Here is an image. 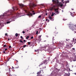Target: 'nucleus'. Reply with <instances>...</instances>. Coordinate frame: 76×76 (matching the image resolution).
I'll return each instance as SVG.
<instances>
[{"label": "nucleus", "instance_id": "49", "mask_svg": "<svg viewBox=\"0 0 76 76\" xmlns=\"http://www.w3.org/2000/svg\"><path fill=\"white\" fill-rule=\"evenodd\" d=\"M74 26H76V24L75 25H74Z\"/></svg>", "mask_w": 76, "mask_h": 76}, {"label": "nucleus", "instance_id": "6", "mask_svg": "<svg viewBox=\"0 0 76 76\" xmlns=\"http://www.w3.org/2000/svg\"><path fill=\"white\" fill-rule=\"evenodd\" d=\"M43 73V70H41L40 71L38 72H37V75H39L40 73Z\"/></svg>", "mask_w": 76, "mask_h": 76}, {"label": "nucleus", "instance_id": "30", "mask_svg": "<svg viewBox=\"0 0 76 76\" xmlns=\"http://www.w3.org/2000/svg\"><path fill=\"white\" fill-rule=\"evenodd\" d=\"M41 17V16L40 15H39V16H38V18H40Z\"/></svg>", "mask_w": 76, "mask_h": 76}, {"label": "nucleus", "instance_id": "37", "mask_svg": "<svg viewBox=\"0 0 76 76\" xmlns=\"http://www.w3.org/2000/svg\"><path fill=\"white\" fill-rule=\"evenodd\" d=\"M47 15H48V14L47 13H46V14H45L46 16H47Z\"/></svg>", "mask_w": 76, "mask_h": 76}, {"label": "nucleus", "instance_id": "64", "mask_svg": "<svg viewBox=\"0 0 76 76\" xmlns=\"http://www.w3.org/2000/svg\"><path fill=\"white\" fill-rule=\"evenodd\" d=\"M45 41H44V42H45Z\"/></svg>", "mask_w": 76, "mask_h": 76}, {"label": "nucleus", "instance_id": "48", "mask_svg": "<svg viewBox=\"0 0 76 76\" xmlns=\"http://www.w3.org/2000/svg\"><path fill=\"white\" fill-rule=\"evenodd\" d=\"M11 15H13V13H11Z\"/></svg>", "mask_w": 76, "mask_h": 76}, {"label": "nucleus", "instance_id": "20", "mask_svg": "<svg viewBox=\"0 0 76 76\" xmlns=\"http://www.w3.org/2000/svg\"><path fill=\"white\" fill-rule=\"evenodd\" d=\"M7 46V45H3V47H6Z\"/></svg>", "mask_w": 76, "mask_h": 76}, {"label": "nucleus", "instance_id": "14", "mask_svg": "<svg viewBox=\"0 0 76 76\" xmlns=\"http://www.w3.org/2000/svg\"><path fill=\"white\" fill-rule=\"evenodd\" d=\"M29 38V36H27V37L26 38V39H28Z\"/></svg>", "mask_w": 76, "mask_h": 76}, {"label": "nucleus", "instance_id": "33", "mask_svg": "<svg viewBox=\"0 0 76 76\" xmlns=\"http://www.w3.org/2000/svg\"><path fill=\"white\" fill-rule=\"evenodd\" d=\"M75 40V39L74 38H73V42H74Z\"/></svg>", "mask_w": 76, "mask_h": 76}, {"label": "nucleus", "instance_id": "16", "mask_svg": "<svg viewBox=\"0 0 76 76\" xmlns=\"http://www.w3.org/2000/svg\"><path fill=\"white\" fill-rule=\"evenodd\" d=\"M69 2V0H68V1L66 2V4L67 3H68Z\"/></svg>", "mask_w": 76, "mask_h": 76}, {"label": "nucleus", "instance_id": "62", "mask_svg": "<svg viewBox=\"0 0 76 76\" xmlns=\"http://www.w3.org/2000/svg\"><path fill=\"white\" fill-rule=\"evenodd\" d=\"M68 40H69L70 39H68Z\"/></svg>", "mask_w": 76, "mask_h": 76}, {"label": "nucleus", "instance_id": "10", "mask_svg": "<svg viewBox=\"0 0 76 76\" xmlns=\"http://www.w3.org/2000/svg\"><path fill=\"white\" fill-rule=\"evenodd\" d=\"M49 20H52L53 19V18H52L51 17H50V16L49 17Z\"/></svg>", "mask_w": 76, "mask_h": 76}, {"label": "nucleus", "instance_id": "54", "mask_svg": "<svg viewBox=\"0 0 76 76\" xmlns=\"http://www.w3.org/2000/svg\"><path fill=\"white\" fill-rule=\"evenodd\" d=\"M16 61H17V62H18V61L17 60H16Z\"/></svg>", "mask_w": 76, "mask_h": 76}, {"label": "nucleus", "instance_id": "2", "mask_svg": "<svg viewBox=\"0 0 76 76\" xmlns=\"http://www.w3.org/2000/svg\"><path fill=\"white\" fill-rule=\"evenodd\" d=\"M54 37H53V44L51 45L52 48L53 49V50H55L56 49V46L55 45V43H54V42L56 43H57V42H56V40L54 39Z\"/></svg>", "mask_w": 76, "mask_h": 76}, {"label": "nucleus", "instance_id": "47", "mask_svg": "<svg viewBox=\"0 0 76 76\" xmlns=\"http://www.w3.org/2000/svg\"><path fill=\"white\" fill-rule=\"evenodd\" d=\"M32 12H34V11H32Z\"/></svg>", "mask_w": 76, "mask_h": 76}, {"label": "nucleus", "instance_id": "50", "mask_svg": "<svg viewBox=\"0 0 76 76\" xmlns=\"http://www.w3.org/2000/svg\"><path fill=\"white\" fill-rule=\"evenodd\" d=\"M63 1H64V0H62L61 1H62V2H63Z\"/></svg>", "mask_w": 76, "mask_h": 76}, {"label": "nucleus", "instance_id": "17", "mask_svg": "<svg viewBox=\"0 0 76 76\" xmlns=\"http://www.w3.org/2000/svg\"><path fill=\"white\" fill-rule=\"evenodd\" d=\"M39 75V74H37V76H43L42 75H41V74Z\"/></svg>", "mask_w": 76, "mask_h": 76}, {"label": "nucleus", "instance_id": "28", "mask_svg": "<svg viewBox=\"0 0 76 76\" xmlns=\"http://www.w3.org/2000/svg\"><path fill=\"white\" fill-rule=\"evenodd\" d=\"M58 33V32H56V33H55V34H57Z\"/></svg>", "mask_w": 76, "mask_h": 76}, {"label": "nucleus", "instance_id": "60", "mask_svg": "<svg viewBox=\"0 0 76 76\" xmlns=\"http://www.w3.org/2000/svg\"><path fill=\"white\" fill-rule=\"evenodd\" d=\"M26 53H27V52H26Z\"/></svg>", "mask_w": 76, "mask_h": 76}, {"label": "nucleus", "instance_id": "59", "mask_svg": "<svg viewBox=\"0 0 76 76\" xmlns=\"http://www.w3.org/2000/svg\"><path fill=\"white\" fill-rule=\"evenodd\" d=\"M13 68H14L13 67V66L12 67Z\"/></svg>", "mask_w": 76, "mask_h": 76}, {"label": "nucleus", "instance_id": "39", "mask_svg": "<svg viewBox=\"0 0 76 76\" xmlns=\"http://www.w3.org/2000/svg\"><path fill=\"white\" fill-rule=\"evenodd\" d=\"M5 52H6L5 51H4V52H3V53H5Z\"/></svg>", "mask_w": 76, "mask_h": 76}, {"label": "nucleus", "instance_id": "21", "mask_svg": "<svg viewBox=\"0 0 76 76\" xmlns=\"http://www.w3.org/2000/svg\"><path fill=\"white\" fill-rule=\"evenodd\" d=\"M20 42H21L22 43H23V41H22V40H20Z\"/></svg>", "mask_w": 76, "mask_h": 76}, {"label": "nucleus", "instance_id": "24", "mask_svg": "<svg viewBox=\"0 0 76 76\" xmlns=\"http://www.w3.org/2000/svg\"><path fill=\"white\" fill-rule=\"evenodd\" d=\"M38 51V50H35V52H37Z\"/></svg>", "mask_w": 76, "mask_h": 76}, {"label": "nucleus", "instance_id": "46", "mask_svg": "<svg viewBox=\"0 0 76 76\" xmlns=\"http://www.w3.org/2000/svg\"><path fill=\"white\" fill-rule=\"evenodd\" d=\"M67 46H68V47H69V45H67Z\"/></svg>", "mask_w": 76, "mask_h": 76}, {"label": "nucleus", "instance_id": "32", "mask_svg": "<svg viewBox=\"0 0 76 76\" xmlns=\"http://www.w3.org/2000/svg\"><path fill=\"white\" fill-rule=\"evenodd\" d=\"M42 35H39V38L40 39Z\"/></svg>", "mask_w": 76, "mask_h": 76}, {"label": "nucleus", "instance_id": "12", "mask_svg": "<svg viewBox=\"0 0 76 76\" xmlns=\"http://www.w3.org/2000/svg\"><path fill=\"white\" fill-rule=\"evenodd\" d=\"M54 14H55V13H54L53 12H52V15H51V17L53 16Z\"/></svg>", "mask_w": 76, "mask_h": 76}, {"label": "nucleus", "instance_id": "26", "mask_svg": "<svg viewBox=\"0 0 76 76\" xmlns=\"http://www.w3.org/2000/svg\"><path fill=\"white\" fill-rule=\"evenodd\" d=\"M22 33H23V34H24L25 33V32L24 31H23V32H22Z\"/></svg>", "mask_w": 76, "mask_h": 76}, {"label": "nucleus", "instance_id": "52", "mask_svg": "<svg viewBox=\"0 0 76 76\" xmlns=\"http://www.w3.org/2000/svg\"><path fill=\"white\" fill-rule=\"evenodd\" d=\"M76 43V41L74 43V44H75V43Z\"/></svg>", "mask_w": 76, "mask_h": 76}, {"label": "nucleus", "instance_id": "55", "mask_svg": "<svg viewBox=\"0 0 76 76\" xmlns=\"http://www.w3.org/2000/svg\"><path fill=\"white\" fill-rule=\"evenodd\" d=\"M46 66H45V68H46Z\"/></svg>", "mask_w": 76, "mask_h": 76}, {"label": "nucleus", "instance_id": "25", "mask_svg": "<svg viewBox=\"0 0 76 76\" xmlns=\"http://www.w3.org/2000/svg\"><path fill=\"white\" fill-rule=\"evenodd\" d=\"M5 36H7V33L5 34Z\"/></svg>", "mask_w": 76, "mask_h": 76}, {"label": "nucleus", "instance_id": "19", "mask_svg": "<svg viewBox=\"0 0 76 76\" xmlns=\"http://www.w3.org/2000/svg\"><path fill=\"white\" fill-rule=\"evenodd\" d=\"M28 45H30L31 43H30V42H28Z\"/></svg>", "mask_w": 76, "mask_h": 76}, {"label": "nucleus", "instance_id": "31", "mask_svg": "<svg viewBox=\"0 0 76 76\" xmlns=\"http://www.w3.org/2000/svg\"><path fill=\"white\" fill-rule=\"evenodd\" d=\"M72 50H74V51H75V48H72Z\"/></svg>", "mask_w": 76, "mask_h": 76}, {"label": "nucleus", "instance_id": "61", "mask_svg": "<svg viewBox=\"0 0 76 76\" xmlns=\"http://www.w3.org/2000/svg\"><path fill=\"white\" fill-rule=\"evenodd\" d=\"M44 67L42 68V69H44Z\"/></svg>", "mask_w": 76, "mask_h": 76}, {"label": "nucleus", "instance_id": "18", "mask_svg": "<svg viewBox=\"0 0 76 76\" xmlns=\"http://www.w3.org/2000/svg\"><path fill=\"white\" fill-rule=\"evenodd\" d=\"M10 22H10V21H7V24L10 23Z\"/></svg>", "mask_w": 76, "mask_h": 76}, {"label": "nucleus", "instance_id": "56", "mask_svg": "<svg viewBox=\"0 0 76 76\" xmlns=\"http://www.w3.org/2000/svg\"><path fill=\"white\" fill-rule=\"evenodd\" d=\"M65 4L66 5V2H65Z\"/></svg>", "mask_w": 76, "mask_h": 76}, {"label": "nucleus", "instance_id": "41", "mask_svg": "<svg viewBox=\"0 0 76 76\" xmlns=\"http://www.w3.org/2000/svg\"><path fill=\"white\" fill-rule=\"evenodd\" d=\"M25 41H26V40H23V42H25Z\"/></svg>", "mask_w": 76, "mask_h": 76}, {"label": "nucleus", "instance_id": "22", "mask_svg": "<svg viewBox=\"0 0 76 76\" xmlns=\"http://www.w3.org/2000/svg\"><path fill=\"white\" fill-rule=\"evenodd\" d=\"M13 10H16H16H18V9H16L15 10V9H14V8H13Z\"/></svg>", "mask_w": 76, "mask_h": 76}, {"label": "nucleus", "instance_id": "7", "mask_svg": "<svg viewBox=\"0 0 76 76\" xmlns=\"http://www.w3.org/2000/svg\"><path fill=\"white\" fill-rule=\"evenodd\" d=\"M35 12L33 13V14H32L31 13H29V14H27V15L28 16H32V15H34L35 14Z\"/></svg>", "mask_w": 76, "mask_h": 76}, {"label": "nucleus", "instance_id": "5", "mask_svg": "<svg viewBox=\"0 0 76 76\" xmlns=\"http://www.w3.org/2000/svg\"><path fill=\"white\" fill-rule=\"evenodd\" d=\"M56 7V6H53V7L52 8H50V10L51 11L52 10H53V9H56L55 8Z\"/></svg>", "mask_w": 76, "mask_h": 76}, {"label": "nucleus", "instance_id": "3", "mask_svg": "<svg viewBox=\"0 0 76 76\" xmlns=\"http://www.w3.org/2000/svg\"><path fill=\"white\" fill-rule=\"evenodd\" d=\"M29 6L31 10H33V7H36V5H35L34 4L31 5V4H30Z\"/></svg>", "mask_w": 76, "mask_h": 76}, {"label": "nucleus", "instance_id": "53", "mask_svg": "<svg viewBox=\"0 0 76 76\" xmlns=\"http://www.w3.org/2000/svg\"><path fill=\"white\" fill-rule=\"evenodd\" d=\"M9 59H8V61H9Z\"/></svg>", "mask_w": 76, "mask_h": 76}, {"label": "nucleus", "instance_id": "36", "mask_svg": "<svg viewBox=\"0 0 76 76\" xmlns=\"http://www.w3.org/2000/svg\"><path fill=\"white\" fill-rule=\"evenodd\" d=\"M9 48H11V46H9Z\"/></svg>", "mask_w": 76, "mask_h": 76}, {"label": "nucleus", "instance_id": "38", "mask_svg": "<svg viewBox=\"0 0 76 76\" xmlns=\"http://www.w3.org/2000/svg\"><path fill=\"white\" fill-rule=\"evenodd\" d=\"M10 15H7V16H9Z\"/></svg>", "mask_w": 76, "mask_h": 76}, {"label": "nucleus", "instance_id": "27", "mask_svg": "<svg viewBox=\"0 0 76 76\" xmlns=\"http://www.w3.org/2000/svg\"><path fill=\"white\" fill-rule=\"evenodd\" d=\"M38 34V31H37L36 34Z\"/></svg>", "mask_w": 76, "mask_h": 76}, {"label": "nucleus", "instance_id": "4", "mask_svg": "<svg viewBox=\"0 0 76 76\" xmlns=\"http://www.w3.org/2000/svg\"><path fill=\"white\" fill-rule=\"evenodd\" d=\"M47 61H48L47 60H45V61H43V62H42L40 64L39 66H41L43 64H47Z\"/></svg>", "mask_w": 76, "mask_h": 76}, {"label": "nucleus", "instance_id": "35", "mask_svg": "<svg viewBox=\"0 0 76 76\" xmlns=\"http://www.w3.org/2000/svg\"><path fill=\"white\" fill-rule=\"evenodd\" d=\"M20 37L21 38V39H22L23 38V37H22V36H21V37Z\"/></svg>", "mask_w": 76, "mask_h": 76}, {"label": "nucleus", "instance_id": "23", "mask_svg": "<svg viewBox=\"0 0 76 76\" xmlns=\"http://www.w3.org/2000/svg\"><path fill=\"white\" fill-rule=\"evenodd\" d=\"M71 15L73 17H74V15H73L72 14H71Z\"/></svg>", "mask_w": 76, "mask_h": 76}, {"label": "nucleus", "instance_id": "51", "mask_svg": "<svg viewBox=\"0 0 76 76\" xmlns=\"http://www.w3.org/2000/svg\"><path fill=\"white\" fill-rule=\"evenodd\" d=\"M66 41H68V40L67 39H66Z\"/></svg>", "mask_w": 76, "mask_h": 76}, {"label": "nucleus", "instance_id": "8", "mask_svg": "<svg viewBox=\"0 0 76 76\" xmlns=\"http://www.w3.org/2000/svg\"><path fill=\"white\" fill-rule=\"evenodd\" d=\"M58 8L55 9V11L57 13V14L59 13V12L58 11Z\"/></svg>", "mask_w": 76, "mask_h": 76}, {"label": "nucleus", "instance_id": "9", "mask_svg": "<svg viewBox=\"0 0 76 76\" xmlns=\"http://www.w3.org/2000/svg\"><path fill=\"white\" fill-rule=\"evenodd\" d=\"M19 6L20 7H22L24 9V10H25V8L24 7V5L22 4H19Z\"/></svg>", "mask_w": 76, "mask_h": 76}, {"label": "nucleus", "instance_id": "57", "mask_svg": "<svg viewBox=\"0 0 76 76\" xmlns=\"http://www.w3.org/2000/svg\"><path fill=\"white\" fill-rule=\"evenodd\" d=\"M75 41H76V39H75Z\"/></svg>", "mask_w": 76, "mask_h": 76}, {"label": "nucleus", "instance_id": "58", "mask_svg": "<svg viewBox=\"0 0 76 76\" xmlns=\"http://www.w3.org/2000/svg\"><path fill=\"white\" fill-rule=\"evenodd\" d=\"M18 35H19V36L20 35V34H19Z\"/></svg>", "mask_w": 76, "mask_h": 76}, {"label": "nucleus", "instance_id": "45", "mask_svg": "<svg viewBox=\"0 0 76 76\" xmlns=\"http://www.w3.org/2000/svg\"><path fill=\"white\" fill-rule=\"evenodd\" d=\"M74 74H75V75H76V73H74Z\"/></svg>", "mask_w": 76, "mask_h": 76}, {"label": "nucleus", "instance_id": "15", "mask_svg": "<svg viewBox=\"0 0 76 76\" xmlns=\"http://www.w3.org/2000/svg\"><path fill=\"white\" fill-rule=\"evenodd\" d=\"M18 33H16L15 34V37H18Z\"/></svg>", "mask_w": 76, "mask_h": 76}, {"label": "nucleus", "instance_id": "1", "mask_svg": "<svg viewBox=\"0 0 76 76\" xmlns=\"http://www.w3.org/2000/svg\"><path fill=\"white\" fill-rule=\"evenodd\" d=\"M52 1L53 2V3L55 5H57V6L58 7H62L63 6V4L61 3H59L58 0H53Z\"/></svg>", "mask_w": 76, "mask_h": 76}, {"label": "nucleus", "instance_id": "11", "mask_svg": "<svg viewBox=\"0 0 76 76\" xmlns=\"http://www.w3.org/2000/svg\"><path fill=\"white\" fill-rule=\"evenodd\" d=\"M46 21L48 22V23H49L50 21V20L49 19H47L45 20Z\"/></svg>", "mask_w": 76, "mask_h": 76}, {"label": "nucleus", "instance_id": "40", "mask_svg": "<svg viewBox=\"0 0 76 76\" xmlns=\"http://www.w3.org/2000/svg\"><path fill=\"white\" fill-rule=\"evenodd\" d=\"M42 6H43L44 7H45V6L44 5H42Z\"/></svg>", "mask_w": 76, "mask_h": 76}, {"label": "nucleus", "instance_id": "13", "mask_svg": "<svg viewBox=\"0 0 76 76\" xmlns=\"http://www.w3.org/2000/svg\"><path fill=\"white\" fill-rule=\"evenodd\" d=\"M27 45H24L23 46V48H25L26 47H27Z\"/></svg>", "mask_w": 76, "mask_h": 76}, {"label": "nucleus", "instance_id": "43", "mask_svg": "<svg viewBox=\"0 0 76 76\" xmlns=\"http://www.w3.org/2000/svg\"><path fill=\"white\" fill-rule=\"evenodd\" d=\"M8 41H9L10 40V39L9 38H8Z\"/></svg>", "mask_w": 76, "mask_h": 76}, {"label": "nucleus", "instance_id": "44", "mask_svg": "<svg viewBox=\"0 0 76 76\" xmlns=\"http://www.w3.org/2000/svg\"><path fill=\"white\" fill-rule=\"evenodd\" d=\"M71 10H74V9H71Z\"/></svg>", "mask_w": 76, "mask_h": 76}, {"label": "nucleus", "instance_id": "34", "mask_svg": "<svg viewBox=\"0 0 76 76\" xmlns=\"http://www.w3.org/2000/svg\"><path fill=\"white\" fill-rule=\"evenodd\" d=\"M7 48H5V51H7Z\"/></svg>", "mask_w": 76, "mask_h": 76}, {"label": "nucleus", "instance_id": "29", "mask_svg": "<svg viewBox=\"0 0 76 76\" xmlns=\"http://www.w3.org/2000/svg\"><path fill=\"white\" fill-rule=\"evenodd\" d=\"M31 39H33V37H31Z\"/></svg>", "mask_w": 76, "mask_h": 76}, {"label": "nucleus", "instance_id": "63", "mask_svg": "<svg viewBox=\"0 0 76 76\" xmlns=\"http://www.w3.org/2000/svg\"><path fill=\"white\" fill-rule=\"evenodd\" d=\"M63 3H64V2H63Z\"/></svg>", "mask_w": 76, "mask_h": 76}, {"label": "nucleus", "instance_id": "42", "mask_svg": "<svg viewBox=\"0 0 76 76\" xmlns=\"http://www.w3.org/2000/svg\"><path fill=\"white\" fill-rule=\"evenodd\" d=\"M60 44H61V45H63V43H61L60 42Z\"/></svg>", "mask_w": 76, "mask_h": 76}]
</instances>
